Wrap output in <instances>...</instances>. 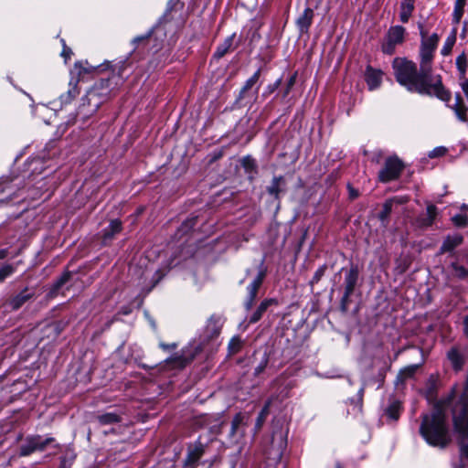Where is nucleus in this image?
I'll list each match as a JSON object with an SVG mask.
<instances>
[{
    "label": "nucleus",
    "mask_w": 468,
    "mask_h": 468,
    "mask_svg": "<svg viewBox=\"0 0 468 468\" xmlns=\"http://www.w3.org/2000/svg\"><path fill=\"white\" fill-rule=\"evenodd\" d=\"M440 41V36L432 33L429 38L420 40L419 50L420 68L416 62L406 57H397L391 67L396 81L409 92L421 96L435 97L448 102L452 92L447 89L441 75L432 76V64Z\"/></svg>",
    "instance_id": "obj_1"
},
{
    "label": "nucleus",
    "mask_w": 468,
    "mask_h": 468,
    "mask_svg": "<svg viewBox=\"0 0 468 468\" xmlns=\"http://www.w3.org/2000/svg\"><path fill=\"white\" fill-rule=\"evenodd\" d=\"M420 418L419 432L426 443L441 449L448 447L452 442V436L446 413H441L436 408V411L431 410V413H423Z\"/></svg>",
    "instance_id": "obj_2"
},
{
    "label": "nucleus",
    "mask_w": 468,
    "mask_h": 468,
    "mask_svg": "<svg viewBox=\"0 0 468 468\" xmlns=\"http://www.w3.org/2000/svg\"><path fill=\"white\" fill-rule=\"evenodd\" d=\"M223 323L221 317L213 314L207 321L201 343L194 347L182 349L181 354H175L165 359V363L177 368H184L190 364L203 350V346L217 339L222 331Z\"/></svg>",
    "instance_id": "obj_3"
},
{
    "label": "nucleus",
    "mask_w": 468,
    "mask_h": 468,
    "mask_svg": "<svg viewBox=\"0 0 468 468\" xmlns=\"http://www.w3.org/2000/svg\"><path fill=\"white\" fill-rule=\"evenodd\" d=\"M168 23L158 20L157 23L145 34L136 36L131 41L133 47L132 53L140 48L149 47V49H161L160 48H174L175 40L167 39Z\"/></svg>",
    "instance_id": "obj_4"
},
{
    "label": "nucleus",
    "mask_w": 468,
    "mask_h": 468,
    "mask_svg": "<svg viewBox=\"0 0 468 468\" xmlns=\"http://www.w3.org/2000/svg\"><path fill=\"white\" fill-rule=\"evenodd\" d=\"M341 272H344V281L341 285L343 294L339 302V310L341 313L346 314L352 302L351 297L355 294L356 289L361 286L363 279L358 264L354 262L350 263L348 269L342 268Z\"/></svg>",
    "instance_id": "obj_5"
},
{
    "label": "nucleus",
    "mask_w": 468,
    "mask_h": 468,
    "mask_svg": "<svg viewBox=\"0 0 468 468\" xmlns=\"http://www.w3.org/2000/svg\"><path fill=\"white\" fill-rule=\"evenodd\" d=\"M108 77L105 79H101L99 81H96L90 90L88 91L86 98H83V103L79 107L77 112V116L83 120V122L89 118V114L84 112L85 110V100L88 101V104H91V101L99 98L100 96H105L110 93V91L113 89L112 86V79Z\"/></svg>",
    "instance_id": "obj_6"
},
{
    "label": "nucleus",
    "mask_w": 468,
    "mask_h": 468,
    "mask_svg": "<svg viewBox=\"0 0 468 468\" xmlns=\"http://www.w3.org/2000/svg\"><path fill=\"white\" fill-rule=\"evenodd\" d=\"M404 169L403 161L397 154L390 155L385 159L383 167L378 171V180L382 184L396 181L400 177Z\"/></svg>",
    "instance_id": "obj_7"
},
{
    "label": "nucleus",
    "mask_w": 468,
    "mask_h": 468,
    "mask_svg": "<svg viewBox=\"0 0 468 468\" xmlns=\"http://www.w3.org/2000/svg\"><path fill=\"white\" fill-rule=\"evenodd\" d=\"M267 274L268 268L265 265L264 260H262L258 266L257 275L246 287L247 295L243 302V307L245 311L249 312L254 306L259 291L262 286Z\"/></svg>",
    "instance_id": "obj_8"
},
{
    "label": "nucleus",
    "mask_w": 468,
    "mask_h": 468,
    "mask_svg": "<svg viewBox=\"0 0 468 468\" xmlns=\"http://www.w3.org/2000/svg\"><path fill=\"white\" fill-rule=\"evenodd\" d=\"M406 33V28L403 26H391L386 34L385 41L381 45V51L386 55H393L396 47L404 43Z\"/></svg>",
    "instance_id": "obj_9"
},
{
    "label": "nucleus",
    "mask_w": 468,
    "mask_h": 468,
    "mask_svg": "<svg viewBox=\"0 0 468 468\" xmlns=\"http://www.w3.org/2000/svg\"><path fill=\"white\" fill-rule=\"evenodd\" d=\"M161 49H149L150 58L147 62L146 71L154 72L163 69L166 65L172 62V48H160Z\"/></svg>",
    "instance_id": "obj_10"
},
{
    "label": "nucleus",
    "mask_w": 468,
    "mask_h": 468,
    "mask_svg": "<svg viewBox=\"0 0 468 468\" xmlns=\"http://www.w3.org/2000/svg\"><path fill=\"white\" fill-rule=\"evenodd\" d=\"M112 68V66L111 62H109V61H106L105 63H102L98 66H92L88 62V60H85V61L79 60L74 63L73 69H71L70 73H71V75L75 74L77 76V79L75 81L79 82L80 80H83L87 75H90V74H92L95 72H101L106 69H110Z\"/></svg>",
    "instance_id": "obj_11"
},
{
    "label": "nucleus",
    "mask_w": 468,
    "mask_h": 468,
    "mask_svg": "<svg viewBox=\"0 0 468 468\" xmlns=\"http://www.w3.org/2000/svg\"><path fill=\"white\" fill-rule=\"evenodd\" d=\"M207 443L201 441L199 436L193 443L187 445L186 456L184 460V467L195 468L199 460L203 457L206 452Z\"/></svg>",
    "instance_id": "obj_12"
},
{
    "label": "nucleus",
    "mask_w": 468,
    "mask_h": 468,
    "mask_svg": "<svg viewBox=\"0 0 468 468\" xmlns=\"http://www.w3.org/2000/svg\"><path fill=\"white\" fill-rule=\"evenodd\" d=\"M403 411V402L396 399L394 396H391L388 398L387 407L383 410L381 418L384 419L388 424L397 423L399 420Z\"/></svg>",
    "instance_id": "obj_13"
},
{
    "label": "nucleus",
    "mask_w": 468,
    "mask_h": 468,
    "mask_svg": "<svg viewBox=\"0 0 468 468\" xmlns=\"http://www.w3.org/2000/svg\"><path fill=\"white\" fill-rule=\"evenodd\" d=\"M34 297V293L29 292L27 287L24 288L18 293L10 296L3 303L4 308L8 312L19 310L27 302Z\"/></svg>",
    "instance_id": "obj_14"
},
{
    "label": "nucleus",
    "mask_w": 468,
    "mask_h": 468,
    "mask_svg": "<svg viewBox=\"0 0 468 468\" xmlns=\"http://www.w3.org/2000/svg\"><path fill=\"white\" fill-rule=\"evenodd\" d=\"M464 241V237L461 233L448 234L444 237L439 249L438 255L449 253L451 256L455 254V250Z\"/></svg>",
    "instance_id": "obj_15"
},
{
    "label": "nucleus",
    "mask_w": 468,
    "mask_h": 468,
    "mask_svg": "<svg viewBox=\"0 0 468 468\" xmlns=\"http://www.w3.org/2000/svg\"><path fill=\"white\" fill-rule=\"evenodd\" d=\"M384 72L380 69H375L370 64L367 65L364 72V80L370 91L380 88L383 80Z\"/></svg>",
    "instance_id": "obj_16"
},
{
    "label": "nucleus",
    "mask_w": 468,
    "mask_h": 468,
    "mask_svg": "<svg viewBox=\"0 0 468 468\" xmlns=\"http://www.w3.org/2000/svg\"><path fill=\"white\" fill-rule=\"evenodd\" d=\"M235 37H236V33H233L230 36L227 37L224 39V41L217 47L215 52L212 55V58L215 60H219L226 54H228L231 50H234L235 48H237L241 43V38L239 37L237 40L236 44L234 45Z\"/></svg>",
    "instance_id": "obj_17"
},
{
    "label": "nucleus",
    "mask_w": 468,
    "mask_h": 468,
    "mask_svg": "<svg viewBox=\"0 0 468 468\" xmlns=\"http://www.w3.org/2000/svg\"><path fill=\"white\" fill-rule=\"evenodd\" d=\"M73 272L65 270L60 276L55 279L49 286L47 296L50 299L57 297L61 289L66 286L72 279Z\"/></svg>",
    "instance_id": "obj_18"
},
{
    "label": "nucleus",
    "mask_w": 468,
    "mask_h": 468,
    "mask_svg": "<svg viewBox=\"0 0 468 468\" xmlns=\"http://www.w3.org/2000/svg\"><path fill=\"white\" fill-rule=\"evenodd\" d=\"M261 83L256 87V90L253 93H251L250 90L246 89L245 87H241L239 93L236 95L235 101L233 102L234 109H242L248 105H251V98L255 95L254 101L257 99V94L260 89Z\"/></svg>",
    "instance_id": "obj_19"
},
{
    "label": "nucleus",
    "mask_w": 468,
    "mask_h": 468,
    "mask_svg": "<svg viewBox=\"0 0 468 468\" xmlns=\"http://www.w3.org/2000/svg\"><path fill=\"white\" fill-rule=\"evenodd\" d=\"M279 302L276 298L263 299L249 317V324L258 323L271 306H277Z\"/></svg>",
    "instance_id": "obj_20"
},
{
    "label": "nucleus",
    "mask_w": 468,
    "mask_h": 468,
    "mask_svg": "<svg viewBox=\"0 0 468 468\" xmlns=\"http://www.w3.org/2000/svg\"><path fill=\"white\" fill-rule=\"evenodd\" d=\"M457 387L454 385L450 392L443 398L436 400L433 405L431 410L436 411V408L441 410V413H446V408L452 406L451 410H452L455 402L458 400L460 395L457 397Z\"/></svg>",
    "instance_id": "obj_21"
},
{
    "label": "nucleus",
    "mask_w": 468,
    "mask_h": 468,
    "mask_svg": "<svg viewBox=\"0 0 468 468\" xmlns=\"http://www.w3.org/2000/svg\"><path fill=\"white\" fill-rule=\"evenodd\" d=\"M314 17V11L306 7L295 21L296 27L301 35L309 32Z\"/></svg>",
    "instance_id": "obj_22"
},
{
    "label": "nucleus",
    "mask_w": 468,
    "mask_h": 468,
    "mask_svg": "<svg viewBox=\"0 0 468 468\" xmlns=\"http://www.w3.org/2000/svg\"><path fill=\"white\" fill-rule=\"evenodd\" d=\"M239 163L244 170V173L247 175L248 180L250 182L254 181L259 174V168L256 159L252 155L247 154L239 160Z\"/></svg>",
    "instance_id": "obj_23"
},
{
    "label": "nucleus",
    "mask_w": 468,
    "mask_h": 468,
    "mask_svg": "<svg viewBox=\"0 0 468 468\" xmlns=\"http://www.w3.org/2000/svg\"><path fill=\"white\" fill-rule=\"evenodd\" d=\"M122 231V222L119 218L112 219L110 224L101 230V241L106 245L109 241L113 239L115 235Z\"/></svg>",
    "instance_id": "obj_24"
},
{
    "label": "nucleus",
    "mask_w": 468,
    "mask_h": 468,
    "mask_svg": "<svg viewBox=\"0 0 468 468\" xmlns=\"http://www.w3.org/2000/svg\"><path fill=\"white\" fill-rule=\"evenodd\" d=\"M14 179L10 176L0 177V195L6 193L5 197L0 198V206L7 204L13 200L16 191L12 186Z\"/></svg>",
    "instance_id": "obj_25"
},
{
    "label": "nucleus",
    "mask_w": 468,
    "mask_h": 468,
    "mask_svg": "<svg viewBox=\"0 0 468 468\" xmlns=\"http://www.w3.org/2000/svg\"><path fill=\"white\" fill-rule=\"evenodd\" d=\"M438 207L434 204H428L426 207V216H420L417 218V223L421 229H428L431 227L438 216Z\"/></svg>",
    "instance_id": "obj_26"
},
{
    "label": "nucleus",
    "mask_w": 468,
    "mask_h": 468,
    "mask_svg": "<svg viewBox=\"0 0 468 468\" xmlns=\"http://www.w3.org/2000/svg\"><path fill=\"white\" fill-rule=\"evenodd\" d=\"M282 186H285V178L283 176H275L272 177L271 185L266 187L268 195L280 202L281 194L284 192Z\"/></svg>",
    "instance_id": "obj_27"
},
{
    "label": "nucleus",
    "mask_w": 468,
    "mask_h": 468,
    "mask_svg": "<svg viewBox=\"0 0 468 468\" xmlns=\"http://www.w3.org/2000/svg\"><path fill=\"white\" fill-rule=\"evenodd\" d=\"M447 358L450 361L452 367L455 372H460L463 370L465 363V357L458 347L452 346L447 352Z\"/></svg>",
    "instance_id": "obj_28"
},
{
    "label": "nucleus",
    "mask_w": 468,
    "mask_h": 468,
    "mask_svg": "<svg viewBox=\"0 0 468 468\" xmlns=\"http://www.w3.org/2000/svg\"><path fill=\"white\" fill-rule=\"evenodd\" d=\"M198 218H199V217L197 215L191 214L177 228V229L175 233V238L180 239L184 236L190 233L192 230H194L195 227L197 225Z\"/></svg>",
    "instance_id": "obj_29"
},
{
    "label": "nucleus",
    "mask_w": 468,
    "mask_h": 468,
    "mask_svg": "<svg viewBox=\"0 0 468 468\" xmlns=\"http://www.w3.org/2000/svg\"><path fill=\"white\" fill-rule=\"evenodd\" d=\"M272 401H273L272 398L267 399L265 400L261 411L259 412V414L256 418L255 425H254V433L255 434H257L258 432L261 431L264 423L266 422V420L271 412V407L272 405Z\"/></svg>",
    "instance_id": "obj_30"
},
{
    "label": "nucleus",
    "mask_w": 468,
    "mask_h": 468,
    "mask_svg": "<svg viewBox=\"0 0 468 468\" xmlns=\"http://www.w3.org/2000/svg\"><path fill=\"white\" fill-rule=\"evenodd\" d=\"M185 4L182 0H168L165 10L158 20L170 24L172 21L171 13L182 10Z\"/></svg>",
    "instance_id": "obj_31"
},
{
    "label": "nucleus",
    "mask_w": 468,
    "mask_h": 468,
    "mask_svg": "<svg viewBox=\"0 0 468 468\" xmlns=\"http://www.w3.org/2000/svg\"><path fill=\"white\" fill-rule=\"evenodd\" d=\"M364 394H365V386L363 385L357 391L355 397L349 398L347 399V403H349L352 408V413L354 415H357L362 413L363 411V403H364Z\"/></svg>",
    "instance_id": "obj_32"
},
{
    "label": "nucleus",
    "mask_w": 468,
    "mask_h": 468,
    "mask_svg": "<svg viewBox=\"0 0 468 468\" xmlns=\"http://www.w3.org/2000/svg\"><path fill=\"white\" fill-rule=\"evenodd\" d=\"M420 367V364H412L401 368L397 375V383L403 384L408 379L413 378Z\"/></svg>",
    "instance_id": "obj_33"
},
{
    "label": "nucleus",
    "mask_w": 468,
    "mask_h": 468,
    "mask_svg": "<svg viewBox=\"0 0 468 468\" xmlns=\"http://www.w3.org/2000/svg\"><path fill=\"white\" fill-rule=\"evenodd\" d=\"M36 440L37 441L38 439L35 438V435L27 436L25 443L19 447V456L27 457L31 455L33 452H37Z\"/></svg>",
    "instance_id": "obj_34"
},
{
    "label": "nucleus",
    "mask_w": 468,
    "mask_h": 468,
    "mask_svg": "<svg viewBox=\"0 0 468 468\" xmlns=\"http://www.w3.org/2000/svg\"><path fill=\"white\" fill-rule=\"evenodd\" d=\"M131 67L132 62L129 61V58L120 61L114 66V69H112L113 76L118 78L121 82H123L129 76V74H126V69Z\"/></svg>",
    "instance_id": "obj_35"
},
{
    "label": "nucleus",
    "mask_w": 468,
    "mask_h": 468,
    "mask_svg": "<svg viewBox=\"0 0 468 468\" xmlns=\"http://www.w3.org/2000/svg\"><path fill=\"white\" fill-rule=\"evenodd\" d=\"M101 425H112L122 421V416L116 412H105L96 416Z\"/></svg>",
    "instance_id": "obj_36"
},
{
    "label": "nucleus",
    "mask_w": 468,
    "mask_h": 468,
    "mask_svg": "<svg viewBox=\"0 0 468 468\" xmlns=\"http://www.w3.org/2000/svg\"><path fill=\"white\" fill-rule=\"evenodd\" d=\"M455 65L458 70V78L459 80H463L466 78V72L468 69V58L464 51H463L455 60Z\"/></svg>",
    "instance_id": "obj_37"
},
{
    "label": "nucleus",
    "mask_w": 468,
    "mask_h": 468,
    "mask_svg": "<svg viewBox=\"0 0 468 468\" xmlns=\"http://www.w3.org/2000/svg\"><path fill=\"white\" fill-rule=\"evenodd\" d=\"M275 56L274 47L268 44L265 47L261 48V53L258 55L257 58L264 65H267L273 60Z\"/></svg>",
    "instance_id": "obj_38"
},
{
    "label": "nucleus",
    "mask_w": 468,
    "mask_h": 468,
    "mask_svg": "<svg viewBox=\"0 0 468 468\" xmlns=\"http://www.w3.org/2000/svg\"><path fill=\"white\" fill-rule=\"evenodd\" d=\"M244 346V341L239 335H234L230 338L228 345V356H232L241 351Z\"/></svg>",
    "instance_id": "obj_39"
},
{
    "label": "nucleus",
    "mask_w": 468,
    "mask_h": 468,
    "mask_svg": "<svg viewBox=\"0 0 468 468\" xmlns=\"http://www.w3.org/2000/svg\"><path fill=\"white\" fill-rule=\"evenodd\" d=\"M298 78V71L292 72L289 78L287 79L284 87L281 90V91L277 94H281L282 100L286 99L291 91L292 90L294 85L296 84Z\"/></svg>",
    "instance_id": "obj_40"
},
{
    "label": "nucleus",
    "mask_w": 468,
    "mask_h": 468,
    "mask_svg": "<svg viewBox=\"0 0 468 468\" xmlns=\"http://www.w3.org/2000/svg\"><path fill=\"white\" fill-rule=\"evenodd\" d=\"M456 34H457V29L453 28L452 33L445 39V42L441 49V54L443 57H446L452 53V48L456 42Z\"/></svg>",
    "instance_id": "obj_41"
},
{
    "label": "nucleus",
    "mask_w": 468,
    "mask_h": 468,
    "mask_svg": "<svg viewBox=\"0 0 468 468\" xmlns=\"http://www.w3.org/2000/svg\"><path fill=\"white\" fill-rule=\"evenodd\" d=\"M17 263H5L0 267V283L16 271Z\"/></svg>",
    "instance_id": "obj_42"
},
{
    "label": "nucleus",
    "mask_w": 468,
    "mask_h": 468,
    "mask_svg": "<svg viewBox=\"0 0 468 468\" xmlns=\"http://www.w3.org/2000/svg\"><path fill=\"white\" fill-rule=\"evenodd\" d=\"M392 207H393V202L391 199H388L384 202V204L382 206V209L379 211V213L378 215V218L381 222H386L388 220L389 216L392 212Z\"/></svg>",
    "instance_id": "obj_43"
},
{
    "label": "nucleus",
    "mask_w": 468,
    "mask_h": 468,
    "mask_svg": "<svg viewBox=\"0 0 468 468\" xmlns=\"http://www.w3.org/2000/svg\"><path fill=\"white\" fill-rule=\"evenodd\" d=\"M282 76L277 79L274 82L269 83L263 90L261 93L262 100H266L269 98L272 93H274L282 85Z\"/></svg>",
    "instance_id": "obj_44"
},
{
    "label": "nucleus",
    "mask_w": 468,
    "mask_h": 468,
    "mask_svg": "<svg viewBox=\"0 0 468 468\" xmlns=\"http://www.w3.org/2000/svg\"><path fill=\"white\" fill-rule=\"evenodd\" d=\"M450 268L454 271V276L459 280H465L468 278V269L460 265L457 261H452Z\"/></svg>",
    "instance_id": "obj_45"
},
{
    "label": "nucleus",
    "mask_w": 468,
    "mask_h": 468,
    "mask_svg": "<svg viewBox=\"0 0 468 468\" xmlns=\"http://www.w3.org/2000/svg\"><path fill=\"white\" fill-rule=\"evenodd\" d=\"M29 387L27 385V382L23 379H17L13 382L11 386V393H14L15 395H21L28 390Z\"/></svg>",
    "instance_id": "obj_46"
},
{
    "label": "nucleus",
    "mask_w": 468,
    "mask_h": 468,
    "mask_svg": "<svg viewBox=\"0 0 468 468\" xmlns=\"http://www.w3.org/2000/svg\"><path fill=\"white\" fill-rule=\"evenodd\" d=\"M450 109L453 111L458 121L462 122H468V106L466 104L463 106L451 107Z\"/></svg>",
    "instance_id": "obj_47"
},
{
    "label": "nucleus",
    "mask_w": 468,
    "mask_h": 468,
    "mask_svg": "<svg viewBox=\"0 0 468 468\" xmlns=\"http://www.w3.org/2000/svg\"><path fill=\"white\" fill-rule=\"evenodd\" d=\"M327 269V264L324 263L315 271L314 276L309 282V285L312 289L314 288V284H317L323 279V277L325 275Z\"/></svg>",
    "instance_id": "obj_48"
},
{
    "label": "nucleus",
    "mask_w": 468,
    "mask_h": 468,
    "mask_svg": "<svg viewBox=\"0 0 468 468\" xmlns=\"http://www.w3.org/2000/svg\"><path fill=\"white\" fill-rule=\"evenodd\" d=\"M77 83L78 82L75 81L72 88H70L67 92L60 95L59 99L61 101V103H70L73 101V99L79 94Z\"/></svg>",
    "instance_id": "obj_49"
},
{
    "label": "nucleus",
    "mask_w": 468,
    "mask_h": 468,
    "mask_svg": "<svg viewBox=\"0 0 468 468\" xmlns=\"http://www.w3.org/2000/svg\"><path fill=\"white\" fill-rule=\"evenodd\" d=\"M451 221L454 227L464 229L468 227V215L466 213L456 214L451 218Z\"/></svg>",
    "instance_id": "obj_50"
},
{
    "label": "nucleus",
    "mask_w": 468,
    "mask_h": 468,
    "mask_svg": "<svg viewBox=\"0 0 468 468\" xmlns=\"http://www.w3.org/2000/svg\"><path fill=\"white\" fill-rule=\"evenodd\" d=\"M244 416L241 412L236 413L231 420V426L229 431V435L231 437L235 436L238 432V429L243 424Z\"/></svg>",
    "instance_id": "obj_51"
},
{
    "label": "nucleus",
    "mask_w": 468,
    "mask_h": 468,
    "mask_svg": "<svg viewBox=\"0 0 468 468\" xmlns=\"http://www.w3.org/2000/svg\"><path fill=\"white\" fill-rule=\"evenodd\" d=\"M466 5L454 2V8L452 12V23L458 25L464 14V7Z\"/></svg>",
    "instance_id": "obj_52"
},
{
    "label": "nucleus",
    "mask_w": 468,
    "mask_h": 468,
    "mask_svg": "<svg viewBox=\"0 0 468 468\" xmlns=\"http://www.w3.org/2000/svg\"><path fill=\"white\" fill-rule=\"evenodd\" d=\"M269 364V354L265 351L263 352L261 361L259 364L254 367L253 375L254 377H259L267 367Z\"/></svg>",
    "instance_id": "obj_53"
},
{
    "label": "nucleus",
    "mask_w": 468,
    "mask_h": 468,
    "mask_svg": "<svg viewBox=\"0 0 468 468\" xmlns=\"http://www.w3.org/2000/svg\"><path fill=\"white\" fill-rule=\"evenodd\" d=\"M35 438H37L38 440H36V445L37 452H44L47 447L55 441V438L53 437H47L46 439H43L41 435H35Z\"/></svg>",
    "instance_id": "obj_54"
},
{
    "label": "nucleus",
    "mask_w": 468,
    "mask_h": 468,
    "mask_svg": "<svg viewBox=\"0 0 468 468\" xmlns=\"http://www.w3.org/2000/svg\"><path fill=\"white\" fill-rule=\"evenodd\" d=\"M262 24L258 25L255 27H250L248 31V38L250 40V46L253 43L258 42L261 39V34L260 32Z\"/></svg>",
    "instance_id": "obj_55"
},
{
    "label": "nucleus",
    "mask_w": 468,
    "mask_h": 468,
    "mask_svg": "<svg viewBox=\"0 0 468 468\" xmlns=\"http://www.w3.org/2000/svg\"><path fill=\"white\" fill-rule=\"evenodd\" d=\"M415 10V0H402L399 5V12L411 14Z\"/></svg>",
    "instance_id": "obj_56"
},
{
    "label": "nucleus",
    "mask_w": 468,
    "mask_h": 468,
    "mask_svg": "<svg viewBox=\"0 0 468 468\" xmlns=\"http://www.w3.org/2000/svg\"><path fill=\"white\" fill-rule=\"evenodd\" d=\"M60 43L62 45V50L60 56L64 58V62L67 64L68 61L71 58L73 52L69 47L67 46L66 40L64 38L60 39Z\"/></svg>",
    "instance_id": "obj_57"
},
{
    "label": "nucleus",
    "mask_w": 468,
    "mask_h": 468,
    "mask_svg": "<svg viewBox=\"0 0 468 468\" xmlns=\"http://www.w3.org/2000/svg\"><path fill=\"white\" fill-rule=\"evenodd\" d=\"M453 431L456 433L458 438L462 440L459 442L461 459L462 460L468 459V443L463 442V441L466 440V438H463L462 436H460L454 430H453ZM467 439H468V437H467Z\"/></svg>",
    "instance_id": "obj_58"
},
{
    "label": "nucleus",
    "mask_w": 468,
    "mask_h": 468,
    "mask_svg": "<svg viewBox=\"0 0 468 468\" xmlns=\"http://www.w3.org/2000/svg\"><path fill=\"white\" fill-rule=\"evenodd\" d=\"M346 189L348 192V199L350 201H354L355 199H356L360 197L359 190L355 188L354 186L350 182H348L346 184Z\"/></svg>",
    "instance_id": "obj_59"
},
{
    "label": "nucleus",
    "mask_w": 468,
    "mask_h": 468,
    "mask_svg": "<svg viewBox=\"0 0 468 468\" xmlns=\"http://www.w3.org/2000/svg\"><path fill=\"white\" fill-rule=\"evenodd\" d=\"M166 275V271L162 270V269H158L153 275L152 277V280H151V282L153 283V286H156L163 279L164 277Z\"/></svg>",
    "instance_id": "obj_60"
},
{
    "label": "nucleus",
    "mask_w": 468,
    "mask_h": 468,
    "mask_svg": "<svg viewBox=\"0 0 468 468\" xmlns=\"http://www.w3.org/2000/svg\"><path fill=\"white\" fill-rule=\"evenodd\" d=\"M74 459H75L74 456H70V457L62 456V457H60L58 468H71L72 464H73V462H74Z\"/></svg>",
    "instance_id": "obj_61"
},
{
    "label": "nucleus",
    "mask_w": 468,
    "mask_h": 468,
    "mask_svg": "<svg viewBox=\"0 0 468 468\" xmlns=\"http://www.w3.org/2000/svg\"><path fill=\"white\" fill-rule=\"evenodd\" d=\"M427 394L431 397H435L437 395V384L431 378H429L427 383Z\"/></svg>",
    "instance_id": "obj_62"
},
{
    "label": "nucleus",
    "mask_w": 468,
    "mask_h": 468,
    "mask_svg": "<svg viewBox=\"0 0 468 468\" xmlns=\"http://www.w3.org/2000/svg\"><path fill=\"white\" fill-rule=\"evenodd\" d=\"M261 72L262 67H260L246 81H248L250 84V86H255L260 80Z\"/></svg>",
    "instance_id": "obj_63"
},
{
    "label": "nucleus",
    "mask_w": 468,
    "mask_h": 468,
    "mask_svg": "<svg viewBox=\"0 0 468 468\" xmlns=\"http://www.w3.org/2000/svg\"><path fill=\"white\" fill-rule=\"evenodd\" d=\"M447 153V149L443 146L435 147L430 154L429 157L436 158L443 156Z\"/></svg>",
    "instance_id": "obj_64"
}]
</instances>
